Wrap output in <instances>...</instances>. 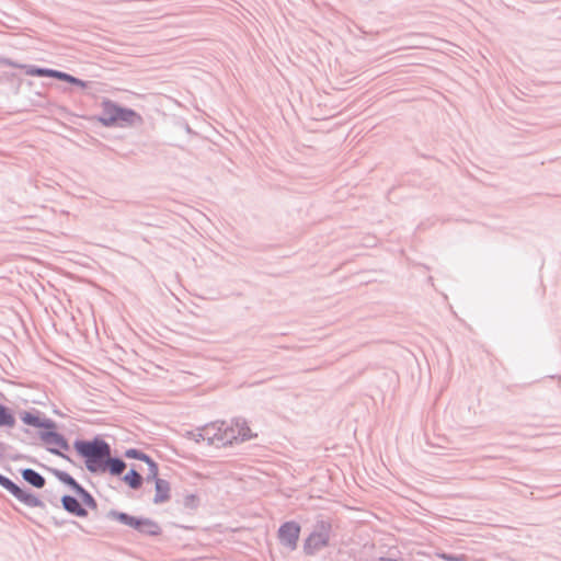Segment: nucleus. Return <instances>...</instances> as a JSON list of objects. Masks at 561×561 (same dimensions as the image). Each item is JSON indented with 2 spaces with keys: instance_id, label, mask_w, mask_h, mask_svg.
Here are the masks:
<instances>
[{
  "instance_id": "nucleus-26",
  "label": "nucleus",
  "mask_w": 561,
  "mask_h": 561,
  "mask_svg": "<svg viewBox=\"0 0 561 561\" xmlns=\"http://www.w3.org/2000/svg\"><path fill=\"white\" fill-rule=\"evenodd\" d=\"M90 82L89 81H84L80 78H77V82H73L72 85H76V87H79L81 89H87L89 87Z\"/></svg>"
},
{
  "instance_id": "nucleus-13",
  "label": "nucleus",
  "mask_w": 561,
  "mask_h": 561,
  "mask_svg": "<svg viewBox=\"0 0 561 561\" xmlns=\"http://www.w3.org/2000/svg\"><path fill=\"white\" fill-rule=\"evenodd\" d=\"M156 494L152 500L154 504H162L170 500L171 497V485L170 482L165 479H157L154 482Z\"/></svg>"
},
{
  "instance_id": "nucleus-7",
  "label": "nucleus",
  "mask_w": 561,
  "mask_h": 561,
  "mask_svg": "<svg viewBox=\"0 0 561 561\" xmlns=\"http://www.w3.org/2000/svg\"><path fill=\"white\" fill-rule=\"evenodd\" d=\"M236 427H226L222 431L221 445L232 444L234 440L245 442L252 438L251 430L244 420H236Z\"/></svg>"
},
{
  "instance_id": "nucleus-23",
  "label": "nucleus",
  "mask_w": 561,
  "mask_h": 561,
  "mask_svg": "<svg viewBox=\"0 0 561 561\" xmlns=\"http://www.w3.org/2000/svg\"><path fill=\"white\" fill-rule=\"evenodd\" d=\"M435 556L444 561H467L468 559L465 553H448L445 551H436Z\"/></svg>"
},
{
  "instance_id": "nucleus-10",
  "label": "nucleus",
  "mask_w": 561,
  "mask_h": 561,
  "mask_svg": "<svg viewBox=\"0 0 561 561\" xmlns=\"http://www.w3.org/2000/svg\"><path fill=\"white\" fill-rule=\"evenodd\" d=\"M174 503L183 512L187 514L195 513L201 506V497L198 494L184 490L183 492H175Z\"/></svg>"
},
{
  "instance_id": "nucleus-3",
  "label": "nucleus",
  "mask_w": 561,
  "mask_h": 561,
  "mask_svg": "<svg viewBox=\"0 0 561 561\" xmlns=\"http://www.w3.org/2000/svg\"><path fill=\"white\" fill-rule=\"evenodd\" d=\"M106 517L108 519L117 520L118 523L126 525L145 536L157 537L162 533L160 525L149 517L133 516L128 513L116 510H110Z\"/></svg>"
},
{
  "instance_id": "nucleus-29",
  "label": "nucleus",
  "mask_w": 561,
  "mask_h": 561,
  "mask_svg": "<svg viewBox=\"0 0 561 561\" xmlns=\"http://www.w3.org/2000/svg\"><path fill=\"white\" fill-rule=\"evenodd\" d=\"M54 523H55V525H57V526H61V525H62V523H59L58 520H55Z\"/></svg>"
},
{
  "instance_id": "nucleus-27",
  "label": "nucleus",
  "mask_w": 561,
  "mask_h": 561,
  "mask_svg": "<svg viewBox=\"0 0 561 561\" xmlns=\"http://www.w3.org/2000/svg\"><path fill=\"white\" fill-rule=\"evenodd\" d=\"M62 81L72 85L73 82H77V77L66 72V78H64Z\"/></svg>"
},
{
  "instance_id": "nucleus-1",
  "label": "nucleus",
  "mask_w": 561,
  "mask_h": 561,
  "mask_svg": "<svg viewBox=\"0 0 561 561\" xmlns=\"http://www.w3.org/2000/svg\"><path fill=\"white\" fill-rule=\"evenodd\" d=\"M72 446L90 473L121 477L127 467L123 458L112 455L111 445L101 435L91 439L76 438Z\"/></svg>"
},
{
  "instance_id": "nucleus-24",
  "label": "nucleus",
  "mask_w": 561,
  "mask_h": 561,
  "mask_svg": "<svg viewBox=\"0 0 561 561\" xmlns=\"http://www.w3.org/2000/svg\"><path fill=\"white\" fill-rule=\"evenodd\" d=\"M46 78L62 81V79L66 78V72L58 69L47 68Z\"/></svg>"
},
{
  "instance_id": "nucleus-17",
  "label": "nucleus",
  "mask_w": 561,
  "mask_h": 561,
  "mask_svg": "<svg viewBox=\"0 0 561 561\" xmlns=\"http://www.w3.org/2000/svg\"><path fill=\"white\" fill-rule=\"evenodd\" d=\"M122 480L133 490H138L144 483L142 476L134 468H131Z\"/></svg>"
},
{
  "instance_id": "nucleus-8",
  "label": "nucleus",
  "mask_w": 561,
  "mask_h": 561,
  "mask_svg": "<svg viewBox=\"0 0 561 561\" xmlns=\"http://www.w3.org/2000/svg\"><path fill=\"white\" fill-rule=\"evenodd\" d=\"M19 416L25 425L38 428L39 431H46L54 422V420L46 417L43 412L36 409L21 411Z\"/></svg>"
},
{
  "instance_id": "nucleus-11",
  "label": "nucleus",
  "mask_w": 561,
  "mask_h": 561,
  "mask_svg": "<svg viewBox=\"0 0 561 561\" xmlns=\"http://www.w3.org/2000/svg\"><path fill=\"white\" fill-rule=\"evenodd\" d=\"M61 507L76 517L84 518L88 516V510L79 502L77 496L64 494L60 499Z\"/></svg>"
},
{
  "instance_id": "nucleus-5",
  "label": "nucleus",
  "mask_w": 561,
  "mask_h": 561,
  "mask_svg": "<svg viewBox=\"0 0 561 561\" xmlns=\"http://www.w3.org/2000/svg\"><path fill=\"white\" fill-rule=\"evenodd\" d=\"M38 435L43 443L56 446L47 447V450L50 454L69 460V457L65 453H62V450L68 451L70 449V445L67 438L62 434L57 432V424L55 421L53 422V425L49 426L46 431H39Z\"/></svg>"
},
{
  "instance_id": "nucleus-9",
  "label": "nucleus",
  "mask_w": 561,
  "mask_h": 561,
  "mask_svg": "<svg viewBox=\"0 0 561 561\" xmlns=\"http://www.w3.org/2000/svg\"><path fill=\"white\" fill-rule=\"evenodd\" d=\"M187 437L196 443L206 440L207 445L210 446L216 442L221 444L222 431L220 427L216 430L214 425H206L202 430L187 432Z\"/></svg>"
},
{
  "instance_id": "nucleus-25",
  "label": "nucleus",
  "mask_w": 561,
  "mask_h": 561,
  "mask_svg": "<svg viewBox=\"0 0 561 561\" xmlns=\"http://www.w3.org/2000/svg\"><path fill=\"white\" fill-rule=\"evenodd\" d=\"M0 65L13 67V68H20V69H22V66H23V64H19L10 58H7V57H0Z\"/></svg>"
},
{
  "instance_id": "nucleus-6",
  "label": "nucleus",
  "mask_w": 561,
  "mask_h": 561,
  "mask_svg": "<svg viewBox=\"0 0 561 561\" xmlns=\"http://www.w3.org/2000/svg\"><path fill=\"white\" fill-rule=\"evenodd\" d=\"M301 527L295 520L283 523L277 531L279 543L289 550H295L299 540Z\"/></svg>"
},
{
  "instance_id": "nucleus-22",
  "label": "nucleus",
  "mask_w": 561,
  "mask_h": 561,
  "mask_svg": "<svg viewBox=\"0 0 561 561\" xmlns=\"http://www.w3.org/2000/svg\"><path fill=\"white\" fill-rule=\"evenodd\" d=\"M146 463L148 466V474L146 477V481L147 482H150V481L157 482V479H160L158 463L151 457H150V460H148Z\"/></svg>"
},
{
  "instance_id": "nucleus-18",
  "label": "nucleus",
  "mask_w": 561,
  "mask_h": 561,
  "mask_svg": "<svg viewBox=\"0 0 561 561\" xmlns=\"http://www.w3.org/2000/svg\"><path fill=\"white\" fill-rule=\"evenodd\" d=\"M75 494L80 497L81 504L85 508L96 510L98 508V502L93 497V495L85 490L82 485L75 492Z\"/></svg>"
},
{
  "instance_id": "nucleus-28",
  "label": "nucleus",
  "mask_w": 561,
  "mask_h": 561,
  "mask_svg": "<svg viewBox=\"0 0 561 561\" xmlns=\"http://www.w3.org/2000/svg\"><path fill=\"white\" fill-rule=\"evenodd\" d=\"M185 129H186V131H187V133H191V131H192V129H191V127H190V125H188V124H185Z\"/></svg>"
},
{
  "instance_id": "nucleus-4",
  "label": "nucleus",
  "mask_w": 561,
  "mask_h": 561,
  "mask_svg": "<svg viewBox=\"0 0 561 561\" xmlns=\"http://www.w3.org/2000/svg\"><path fill=\"white\" fill-rule=\"evenodd\" d=\"M0 485L27 507L45 508V503L33 492L21 488L10 478L0 473Z\"/></svg>"
},
{
  "instance_id": "nucleus-19",
  "label": "nucleus",
  "mask_w": 561,
  "mask_h": 561,
  "mask_svg": "<svg viewBox=\"0 0 561 561\" xmlns=\"http://www.w3.org/2000/svg\"><path fill=\"white\" fill-rule=\"evenodd\" d=\"M332 531V524L330 520L327 519H319L313 525V529L311 533H314L316 535H319L321 537H324L330 540Z\"/></svg>"
},
{
  "instance_id": "nucleus-21",
  "label": "nucleus",
  "mask_w": 561,
  "mask_h": 561,
  "mask_svg": "<svg viewBox=\"0 0 561 561\" xmlns=\"http://www.w3.org/2000/svg\"><path fill=\"white\" fill-rule=\"evenodd\" d=\"M22 69L28 76L46 78L47 68H45V67H39V66H36V65L23 64Z\"/></svg>"
},
{
  "instance_id": "nucleus-20",
  "label": "nucleus",
  "mask_w": 561,
  "mask_h": 561,
  "mask_svg": "<svg viewBox=\"0 0 561 561\" xmlns=\"http://www.w3.org/2000/svg\"><path fill=\"white\" fill-rule=\"evenodd\" d=\"M124 456L128 459L144 461L145 463L150 460V456L138 448H128L125 450Z\"/></svg>"
},
{
  "instance_id": "nucleus-15",
  "label": "nucleus",
  "mask_w": 561,
  "mask_h": 561,
  "mask_svg": "<svg viewBox=\"0 0 561 561\" xmlns=\"http://www.w3.org/2000/svg\"><path fill=\"white\" fill-rule=\"evenodd\" d=\"M61 483L67 485L73 493L81 486V484L67 471L47 468Z\"/></svg>"
},
{
  "instance_id": "nucleus-16",
  "label": "nucleus",
  "mask_w": 561,
  "mask_h": 561,
  "mask_svg": "<svg viewBox=\"0 0 561 561\" xmlns=\"http://www.w3.org/2000/svg\"><path fill=\"white\" fill-rule=\"evenodd\" d=\"M16 424L13 410L3 403H0V427L12 428Z\"/></svg>"
},
{
  "instance_id": "nucleus-14",
  "label": "nucleus",
  "mask_w": 561,
  "mask_h": 561,
  "mask_svg": "<svg viewBox=\"0 0 561 561\" xmlns=\"http://www.w3.org/2000/svg\"><path fill=\"white\" fill-rule=\"evenodd\" d=\"M22 479L30 485L42 489L46 484V479L39 472L32 468H24L20 470Z\"/></svg>"
},
{
  "instance_id": "nucleus-2",
  "label": "nucleus",
  "mask_w": 561,
  "mask_h": 561,
  "mask_svg": "<svg viewBox=\"0 0 561 561\" xmlns=\"http://www.w3.org/2000/svg\"><path fill=\"white\" fill-rule=\"evenodd\" d=\"M102 113L95 116V121L104 127H126L141 125L144 119L135 110L119 105L104 99L101 103Z\"/></svg>"
},
{
  "instance_id": "nucleus-12",
  "label": "nucleus",
  "mask_w": 561,
  "mask_h": 561,
  "mask_svg": "<svg viewBox=\"0 0 561 561\" xmlns=\"http://www.w3.org/2000/svg\"><path fill=\"white\" fill-rule=\"evenodd\" d=\"M329 543V539L316 535L314 533H310L304 541L302 550L306 556H314L321 549L328 547Z\"/></svg>"
}]
</instances>
